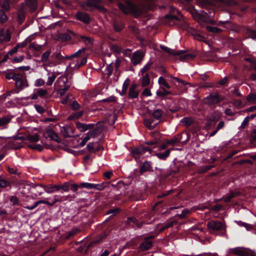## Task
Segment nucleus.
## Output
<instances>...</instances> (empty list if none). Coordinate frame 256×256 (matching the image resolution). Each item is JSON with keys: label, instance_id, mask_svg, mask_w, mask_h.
I'll return each instance as SVG.
<instances>
[{"label": "nucleus", "instance_id": "1", "mask_svg": "<svg viewBox=\"0 0 256 256\" xmlns=\"http://www.w3.org/2000/svg\"><path fill=\"white\" fill-rule=\"evenodd\" d=\"M85 48H82L79 50L78 51L70 55V56H66L64 57L65 59H69L72 58H76L70 64V66L73 70H77L81 66L85 64L87 62V58L84 56L82 57L80 54L84 53Z\"/></svg>", "mask_w": 256, "mask_h": 256}, {"label": "nucleus", "instance_id": "9", "mask_svg": "<svg viewBox=\"0 0 256 256\" xmlns=\"http://www.w3.org/2000/svg\"><path fill=\"white\" fill-rule=\"evenodd\" d=\"M98 134V130H90L88 132L86 133V136L82 138L81 142L80 143V146H84L86 142L90 140L91 138L95 137L97 136Z\"/></svg>", "mask_w": 256, "mask_h": 256}, {"label": "nucleus", "instance_id": "57", "mask_svg": "<svg viewBox=\"0 0 256 256\" xmlns=\"http://www.w3.org/2000/svg\"><path fill=\"white\" fill-rule=\"evenodd\" d=\"M70 106L71 108L74 110H77L80 108V104L76 100H74L72 102Z\"/></svg>", "mask_w": 256, "mask_h": 256}, {"label": "nucleus", "instance_id": "22", "mask_svg": "<svg viewBox=\"0 0 256 256\" xmlns=\"http://www.w3.org/2000/svg\"><path fill=\"white\" fill-rule=\"evenodd\" d=\"M177 80V86L180 87V90L181 92H184L187 88L188 83L185 82H184L180 80V79H176Z\"/></svg>", "mask_w": 256, "mask_h": 256}, {"label": "nucleus", "instance_id": "20", "mask_svg": "<svg viewBox=\"0 0 256 256\" xmlns=\"http://www.w3.org/2000/svg\"><path fill=\"white\" fill-rule=\"evenodd\" d=\"M152 168L151 166V164L149 162H146L143 163L142 166L140 168V171L142 172L146 171H152Z\"/></svg>", "mask_w": 256, "mask_h": 256}, {"label": "nucleus", "instance_id": "28", "mask_svg": "<svg viewBox=\"0 0 256 256\" xmlns=\"http://www.w3.org/2000/svg\"><path fill=\"white\" fill-rule=\"evenodd\" d=\"M60 190L59 186H48L46 189L45 191L47 193H52L53 192L58 191Z\"/></svg>", "mask_w": 256, "mask_h": 256}, {"label": "nucleus", "instance_id": "4", "mask_svg": "<svg viewBox=\"0 0 256 256\" xmlns=\"http://www.w3.org/2000/svg\"><path fill=\"white\" fill-rule=\"evenodd\" d=\"M223 100L218 93H211L204 99V103L208 105L216 104Z\"/></svg>", "mask_w": 256, "mask_h": 256}, {"label": "nucleus", "instance_id": "54", "mask_svg": "<svg viewBox=\"0 0 256 256\" xmlns=\"http://www.w3.org/2000/svg\"><path fill=\"white\" fill-rule=\"evenodd\" d=\"M44 84V81L42 78H38L34 82V86L36 87L42 86Z\"/></svg>", "mask_w": 256, "mask_h": 256}, {"label": "nucleus", "instance_id": "16", "mask_svg": "<svg viewBox=\"0 0 256 256\" xmlns=\"http://www.w3.org/2000/svg\"><path fill=\"white\" fill-rule=\"evenodd\" d=\"M76 18L84 23L88 24L90 22V18L88 14L86 13L78 12L76 15Z\"/></svg>", "mask_w": 256, "mask_h": 256}, {"label": "nucleus", "instance_id": "37", "mask_svg": "<svg viewBox=\"0 0 256 256\" xmlns=\"http://www.w3.org/2000/svg\"><path fill=\"white\" fill-rule=\"evenodd\" d=\"M42 46L38 44L36 42H32L29 46L30 50H34L36 51H40L42 48Z\"/></svg>", "mask_w": 256, "mask_h": 256}, {"label": "nucleus", "instance_id": "15", "mask_svg": "<svg viewBox=\"0 0 256 256\" xmlns=\"http://www.w3.org/2000/svg\"><path fill=\"white\" fill-rule=\"evenodd\" d=\"M25 4L22 3L20 6L18 19L20 23H22L25 18Z\"/></svg>", "mask_w": 256, "mask_h": 256}, {"label": "nucleus", "instance_id": "39", "mask_svg": "<svg viewBox=\"0 0 256 256\" xmlns=\"http://www.w3.org/2000/svg\"><path fill=\"white\" fill-rule=\"evenodd\" d=\"M206 29L210 32L214 33H219L222 32V30L218 28L211 26H207L206 27Z\"/></svg>", "mask_w": 256, "mask_h": 256}, {"label": "nucleus", "instance_id": "14", "mask_svg": "<svg viewBox=\"0 0 256 256\" xmlns=\"http://www.w3.org/2000/svg\"><path fill=\"white\" fill-rule=\"evenodd\" d=\"M232 252L238 256H248L249 252L246 248H236L232 250Z\"/></svg>", "mask_w": 256, "mask_h": 256}, {"label": "nucleus", "instance_id": "8", "mask_svg": "<svg viewBox=\"0 0 256 256\" xmlns=\"http://www.w3.org/2000/svg\"><path fill=\"white\" fill-rule=\"evenodd\" d=\"M144 56V54L142 51L137 50L133 54L131 58V62L134 64L136 65L140 62Z\"/></svg>", "mask_w": 256, "mask_h": 256}, {"label": "nucleus", "instance_id": "56", "mask_svg": "<svg viewBox=\"0 0 256 256\" xmlns=\"http://www.w3.org/2000/svg\"><path fill=\"white\" fill-rule=\"evenodd\" d=\"M7 20V16L3 10H0V22H4Z\"/></svg>", "mask_w": 256, "mask_h": 256}, {"label": "nucleus", "instance_id": "64", "mask_svg": "<svg viewBox=\"0 0 256 256\" xmlns=\"http://www.w3.org/2000/svg\"><path fill=\"white\" fill-rule=\"evenodd\" d=\"M60 190H62L63 192H68L69 190V187L68 184H65L62 186H59Z\"/></svg>", "mask_w": 256, "mask_h": 256}, {"label": "nucleus", "instance_id": "17", "mask_svg": "<svg viewBox=\"0 0 256 256\" xmlns=\"http://www.w3.org/2000/svg\"><path fill=\"white\" fill-rule=\"evenodd\" d=\"M137 86L136 84H132L129 90V97L130 98H138L139 92L136 90Z\"/></svg>", "mask_w": 256, "mask_h": 256}, {"label": "nucleus", "instance_id": "13", "mask_svg": "<svg viewBox=\"0 0 256 256\" xmlns=\"http://www.w3.org/2000/svg\"><path fill=\"white\" fill-rule=\"evenodd\" d=\"M80 188H84L87 189H96L98 190H102L103 187L102 185L94 184L88 182H82L80 184Z\"/></svg>", "mask_w": 256, "mask_h": 256}, {"label": "nucleus", "instance_id": "43", "mask_svg": "<svg viewBox=\"0 0 256 256\" xmlns=\"http://www.w3.org/2000/svg\"><path fill=\"white\" fill-rule=\"evenodd\" d=\"M98 3V0H90L86 3V5L89 7L95 8Z\"/></svg>", "mask_w": 256, "mask_h": 256}, {"label": "nucleus", "instance_id": "51", "mask_svg": "<svg viewBox=\"0 0 256 256\" xmlns=\"http://www.w3.org/2000/svg\"><path fill=\"white\" fill-rule=\"evenodd\" d=\"M129 85V79L127 78L124 82L122 86V92L126 94Z\"/></svg>", "mask_w": 256, "mask_h": 256}, {"label": "nucleus", "instance_id": "33", "mask_svg": "<svg viewBox=\"0 0 256 256\" xmlns=\"http://www.w3.org/2000/svg\"><path fill=\"white\" fill-rule=\"evenodd\" d=\"M34 92H36V94L38 96L44 97L48 93V91L46 90L39 88L34 90Z\"/></svg>", "mask_w": 256, "mask_h": 256}, {"label": "nucleus", "instance_id": "45", "mask_svg": "<svg viewBox=\"0 0 256 256\" xmlns=\"http://www.w3.org/2000/svg\"><path fill=\"white\" fill-rule=\"evenodd\" d=\"M58 80L60 82H62V84L60 86L61 87H64L65 86H68L66 84L68 82V78L64 76H61L58 78Z\"/></svg>", "mask_w": 256, "mask_h": 256}, {"label": "nucleus", "instance_id": "29", "mask_svg": "<svg viewBox=\"0 0 256 256\" xmlns=\"http://www.w3.org/2000/svg\"><path fill=\"white\" fill-rule=\"evenodd\" d=\"M113 25L114 30L117 32H120L124 28V24L122 22L116 21L114 22Z\"/></svg>", "mask_w": 256, "mask_h": 256}, {"label": "nucleus", "instance_id": "52", "mask_svg": "<svg viewBox=\"0 0 256 256\" xmlns=\"http://www.w3.org/2000/svg\"><path fill=\"white\" fill-rule=\"evenodd\" d=\"M160 48L164 50V51L167 52L168 54H172L174 56H175L176 54V52L173 50L169 48H168L164 46H160Z\"/></svg>", "mask_w": 256, "mask_h": 256}, {"label": "nucleus", "instance_id": "34", "mask_svg": "<svg viewBox=\"0 0 256 256\" xmlns=\"http://www.w3.org/2000/svg\"><path fill=\"white\" fill-rule=\"evenodd\" d=\"M162 115V112L160 109L155 110L152 114V117L157 120H159Z\"/></svg>", "mask_w": 256, "mask_h": 256}, {"label": "nucleus", "instance_id": "38", "mask_svg": "<svg viewBox=\"0 0 256 256\" xmlns=\"http://www.w3.org/2000/svg\"><path fill=\"white\" fill-rule=\"evenodd\" d=\"M46 134L52 139L58 141V136L53 130H48Z\"/></svg>", "mask_w": 256, "mask_h": 256}, {"label": "nucleus", "instance_id": "40", "mask_svg": "<svg viewBox=\"0 0 256 256\" xmlns=\"http://www.w3.org/2000/svg\"><path fill=\"white\" fill-rule=\"evenodd\" d=\"M10 120V118L8 117H3L0 118V126H4L8 124Z\"/></svg>", "mask_w": 256, "mask_h": 256}, {"label": "nucleus", "instance_id": "27", "mask_svg": "<svg viewBox=\"0 0 256 256\" xmlns=\"http://www.w3.org/2000/svg\"><path fill=\"white\" fill-rule=\"evenodd\" d=\"M237 195L238 193L236 192H230V193L228 194L226 196L223 197L222 199L225 202H228L233 197Z\"/></svg>", "mask_w": 256, "mask_h": 256}, {"label": "nucleus", "instance_id": "55", "mask_svg": "<svg viewBox=\"0 0 256 256\" xmlns=\"http://www.w3.org/2000/svg\"><path fill=\"white\" fill-rule=\"evenodd\" d=\"M152 64V62H148L144 66V67L141 70V72L142 74H144L146 72H147L148 70L150 69V66Z\"/></svg>", "mask_w": 256, "mask_h": 256}, {"label": "nucleus", "instance_id": "31", "mask_svg": "<svg viewBox=\"0 0 256 256\" xmlns=\"http://www.w3.org/2000/svg\"><path fill=\"white\" fill-rule=\"evenodd\" d=\"M32 40L30 36L28 37L24 41L19 42L16 44L17 47L19 48H22L26 46L28 42Z\"/></svg>", "mask_w": 256, "mask_h": 256}, {"label": "nucleus", "instance_id": "62", "mask_svg": "<svg viewBox=\"0 0 256 256\" xmlns=\"http://www.w3.org/2000/svg\"><path fill=\"white\" fill-rule=\"evenodd\" d=\"M142 94L146 96H152V93L148 88H146L143 90Z\"/></svg>", "mask_w": 256, "mask_h": 256}, {"label": "nucleus", "instance_id": "61", "mask_svg": "<svg viewBox=\"0 0 256 256\" xmlns=\"http://www.w3.org/2000/svg\"><path fill=\"white\" fill-rule=\"evenodd\" d=\"M194 39L198 40L199 41H204L205 39L204 36L198 34H194Z\"/></svg>", "mask_w": 256, "mask_h": 256}, {"label": "nucleus", "instance_id": "42", "mask_svg": "<svg viewBox=\"0 0 256 256\" xmlns=\"http://www.w3.org/2000/svg\"><path fill=\"white\" fill-rule=\"evenodd\" d=\"M246 100L250 103H254L256 100V95L253 94H249L246 98Z\"/></svg>", "mask_w": 256, "mask_h": 256}, {"label": "nucleus", "instance_id": "7", "mask_svg": "<svg viewBox=\"0 0 256 256\" xmlns=\"http://www.w3.org/2000/svg\"><path fill=\"white\" fill-rule=\"evenodd\" d=\"M146 152H149L150 153H151V148L148 146L139 147L134 149V150L132 152V154L136 158H137L138 156H142Z\"/></svg>", "mask_w": 256, "mask_h": 256}, {"label": "nucleus", "instance_id": "25", "mask_svg": "<svg viewBox=\"0 0 256 256\" xmlns=\"http://www.w3.org/2000/svg\"><path fill=\"white\" fill-rule=\"evenodd\" d=\"M180 122L184 126H188L194 122V120L191 117H185L180 120Z\"/></svg>", "mask_w": 256, "mask_h": 256}, {"label": "nucleus", "instance_id": "60", "mask_svg": "<svg viewBox=\"0 0 256 256\" xmlns=\"http://www.w3.org/2000/svg\"><path fill=\"white\" fill-rule=\"evenodd\" d=\"M205 14L204 12H202V14H198L197 17L196 18H198V20L202 22H206V18L204 14Z\"/></svg>", "mask_w": 256, "mask_h": 256}, {"label": "nucleus", "instance_id": "21", "mask_svg": "<svg viewBox=\"0 0 256 256\" xmlns=\"http://www.w3.org/2000/svg\"><path fill=\"white\" fill-rule=\"evenodd\" d=\"M180 212V214H177V216L180 218H184L186 216H188L190 214L191 212L188 209H180L178 210H177V213Z\"/></svg>", "mask_w": 256, "mask_h": 256}, {"label": "nucleus", "instance_id": "53", "mask_svg": "<svg viewBox=\"0 0 256 256\" xmlns=\"http://www.w3.org/2000/svg\"><path fill=\"white\" fill-rule=\"evenodd\" d=\"M160 48L164 50V51L167 52L168 54H172L174 56H175L176 54V52L173 50L169 48H168L164 46H160Z\"/></svg>", "mask_w": 256, "mask_h": 256}, {"label": "nucleus", "instance_id": "11", "mask_svg": "<svg viewBox=\"0 0 256 256\" xmlns=\"http://www.w3.org/2000/svg\"><path fill=\"white\" fill-rule=\"evenodd\" d=\"M76 126L77 128L81 132H84L88 130L92 129L94 126V124H84L79 122L76 123Z\"/></svg>", "mask_w": 256, "mask_h": 256}, {"label": "nucleus", "instance_id": "24", "mask_svg": "<svg viewBox=\"0 0 256 256\" xmlns=\"http://www.w3.org/2000/svg\"><path fill=\"white\" fill-rule=\"evenodd\" d=\"M141 84L142 86H146L150 84V78L148 74H146L141 79Z\"/></svg>", "mask_w": 256, "mask_h": 256}, {"label": "nucleus", "instance_id": "41", "mask_svg": "<svg viewBox=\"0 0 256 256\" xmlns=\"http://www.w3.org/2000/svg\"><path fill=\"white\" fill-rule=\"evenodd\" d=\"M10 200L13 206L20 205L19 200L15 196H11L10 197Z\"/></svg>", "mask_w": 256, "mask_h": 256}, {"label": "nucleus", "instance_id": "3", "mask_svg": "<svg viewBox=\"0 0 256 256\" xmlns=\"http://www.w3.org/2000/svg\"><path fill=\"white\" fill-rule=\"evenodd\" d=\"M207 228L209 232L212 233L214 232H226V226L224 222L211 220L207 222Z\"/></svg>", "mask_w": 256, "mask_h": 256}, {"label": "nucleus", "instance_id": "2", "mask_svg": "<svg viewBox=\"0 0 256 256\" xmlns=\"http://www.w3.org/2000/svg\"><path fill=\"white\" fill-rule=\"evenodd\" d=\"M118 6L126 14H130L132 16H137L142 13V10L138 6L128 0L125 1V4L119 3Z\"/></svg>", "mask_w": 256, "mask_h": 256}, {"label": "nucleus", "instance_id": "49", "mask_svg": "<svg viewBox=\"0 0 256 256\" xmlns=\"http://www.w3.org/2000/svg\"><path fill=\"white\" fill-rule=\"evenodd\" d=\"M249 121L250 117L248 116H246L240 126V128L244 129L248 124Z\"/></svg>", "mask_w": 256, "mask_h": 256}, {"label": "nucleus", "instance_id": "10", "mask_svg": "<svg viewBox=\"0 0 256 256\" xmlns=\"http://www.w3.org/2000/svg\"><path fill=\"white\" fill-rule=\"evenodd\" d=\"M154 238V236H150L144 239V242L140 244V248L142 250L144 251L149 250L152 246V238Z\"/></svg>", "mask_w": 256, "mask_h": 256}, {"label": "nucleus", "instance_id": "63", "mask_svg": "<svg viewBox=\"0 0 256 256\" xmlns=\"http://www.w3.org/2000/svg\"><path fill=\"white\" fill-rule=\"evenodd\" d=\"M168 94L167 92L165 90H158L156 92V94L160 96H162L166 95Z\"/></svg>", "mask_w": 256, "mask_h": 256}, {"label": "nucleus", "instance_id": "6", "mask_svg": "<svg viewBox=\"0 0 256 256\" xmlns=\"http://www.w3.org/2000/svg\"><path fill=\"white\" fill-rule=\"evenodd\" d=\"M14 80L15 81L16 88H19L20 90H22L28 86V84L26 82L25 78L20 74H18Z\"/></svg>", "mask_w": 256, "mask_h": 256}, {"label": "nucleus", "instance_id": "30", "mask_svg": "<svg viewBox=\"0 0 256 256\" xmlns=\"http://www.w3.org/2000/svg\"><path fill=\"white\" fill-rule=\"evenodd\" d=\"M113 71V66L112 63H110L107 65L105 70H104V74H106L108 77H110L112 76Z\"/></svg>", "mask_w": 256, "mask_h": 256}, {"label": "nucleus", "instance_id": "59", "mask_svg": "<svg viewBox=\"0 0 256 256\" xmlns=\"http://www.w3.org/2000/svg\"><path fill=\"white\" fill-rule=\"evenodd\" d=\"M158 83L162 86H165L166 87H168V85L165 79L162 77L160 76L158 78Z\"/></svg>", "mask_w": 256, "mask_h": 256}, {"label": "nucleus", "instance_id": "32", "mask_svg": "<svg viewBox=\"0 0 256 256\" xmlns=\"http://www.w3.org/2000/svg\"><path fill=\"white\" fill-rule=\"evenodd\" d=\"M144 122L146 126L150 128H154L158 124V122H154L151 118L144 120Z\"/></svg>", "mask_w": 256, "mask_h": 256}, {"label": "nucleus", "instance_id": "48", "mask_svg": "<svg viewBox=\"0 0 256 256\" xmlns=\"http://www.w3.org/2000/svg\"><path fill=\"white\" fill-rule=\"evenodd\" d=\"M70 88V86H65L64 87L60 88L58 90V94L60 96H62L64 94L65 92Z\"/></svg>", "mask_w": 256, "mask_h": 256}, {"label": "nucleus", "instance_id": "19", "mask_svg": "<svg viewBox=\"0 0 256 256\" xmlns=\"http://www.w3.org/2000/svg\"><path fill=\"white\" fill-rule=\"evenodd\" d=\"M10 39V33L8 30L6 32L4 30H0V42H8Z\"/></svg>", "mask_w": 256, "mask_h": 256}, {"label": "nucleus", "instance_id": "36", "mask_svg": "<svg viewBox=\"0 0 256 256\" xmlns=\"http://www.w3.org/2000/svg\"><path fill=\"white\" fill-rule=\"evenodd\" d=\"M51 54L50 50L45 52L42 56L40 62H46L48 59V58Z\"/></svg>", "mask_w": 256, "mask_h": 256}, {"label": "nucleus", "instance_id": "18", "mask_svg": "<svg viewBox=\"0 0 256 256\" xmlns=\"http://www.w3.org/2000/svg\"><path fill=\"white\" fill-rule=\"evenodd\" d=\"M25 2V6H27L32 12L36 10L37 8L36 0H26Z\"/></svg>", "mask_w": 256, "mask_h": 256}, {"label": "nucleus", "instance_id": "47", "mask_svg": "<svg viewBox=\"0 0 256 256\" xmlns=\"http://www.w3.org/2000/svg\"><path fill=\"white\" fill-rule=\"evenodd\" d=\"M83 111L77 112L74 113L72 114L70 116L69 118L70 119L72 118H78L83 114Z\"/></svg>", "mask_w": 256, "mask_h": 256}, {"label": "nucleus", "instance_id": "5", "mask_svg": "<svg viewBox=\"0 0 256 256\" xmlns=\"http://www.w3.org/2000/svg\"><path fill=\"white\" fill-rule=\"evenodd\" d=\"M194 58V55L186 52L184 50L177 51V60L184 62L192 60Z\"/></svg>", "mask_w": 256, "mask_h": 256}, {"label": "nucleus", "instance_id": "35", "mask_svg": "<svg viewBox=\"0 0 256 256\" xmlns=\"http://www.w3.org/2000/svg\"><path fill=\"white\" fill-rule=\"evenodd\" d=\"M0 6L5 10H8L10 9V6L8 0H1Z\"/></svg>", "mask_w": 256, "mask_h": 256}, {"label": "nucleus", "instance_id": "44", "mask_svg": "<svg viewBox=\"0 0 256 256\" xmlns=\"http://www.w3.org/2000/svg\"><path fill=\"white\" fill-rule=\"evenodd\" d=\"M18 74H15L12 72H8L6 74V78L8 80L12 79L14 80L17 76Z\"/></svg>", "mask_w": 256, "mask_h": 256}, {"label": "nucleus", "instance_id": "58", "mask_svg": "<svg viewBox=\"0 0 256 256\" xmlns=\"http://www.w3.org/2000/svg\"><path fill=\"white\" fill-rule=\"evenodd\" d=\"M80 42H84L86 44H88L90 43V40L89 38L86 36H80L79 39Z\"/></svg>", "mask_w": 256, "mask_h": 256}, {"label": "nucleus", "instance_id": "23", "mask_svg": "<svg viewBox=\"0 0 256 256\" xmlns=\"http://www.w3.org/2000/svg\"><path fill=\"white\" fill-rule=\"evenodd\" d=\"M62 196H54L53 200L51 202H49L48 200H44V204H46L48 206H53L54 204H56L58 202H62Z\"/></svg>", "mask_w": 256, "mask_h": 256}, {"label": "nucleus", "instance_id": "26", "mask_svg": "<svg viewBox=\"0 0 256 256\" xmlns=\"http://www.w3.org/2000/svg\"><path fill=\"white\" fill-rule=\"evenodd\" d=\"M172 150L171 148H169L166 152H159L156 154V156L160 159L164 160L166 159L170 154V150Z\"/></svg>", "mask_w": 256, "mask_h": 256}, {"label": "nucleus", "instance_id": "50", "mask_svg": "<svg viewBox=\"0 0 256 256\" xmlns=\"http://www.w3.org/2000/svg\"><path fill=\"white\" fill-rule=\"evenodd\" d=\"M10 185V182L6 180H0V188H5Z\"/></svg>", "mask_w": 256, "mask_h": 256}, {"label": "nucleus", "instance_id": "46", "mask_svg": "<svg viewBox=\"0 0 256 256\" xmlns=\"http://www.w3.org/2000/svg\"><path fill=\"white\" fill-rule=\"evenodd\" d=\"M28 139L31 142H36L39 140V137L38 134H34L32 135H30L28 136Z\"/></svg>", "mask_w": 256, "mask_h": 256}, {"label": "nucleus", "instance_id": "12", "mask_svg": "<svg viewBox=\"0 0 256 256\" xmlns=\"http://www.w3.org/2000/svg\"><path fill=\"white\" fill-rule=\"evenodd\" d=\"M43 66L44 67V70L48 72L47 76H48V78L46 82V85L50 86L52 84L53 82L55 80L56 76L54 72H52L50 70H47V68H46V64H44Z\"/></svg>", "mask_w": 256, "mask_h": 256}]
</instances>
